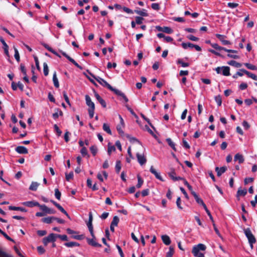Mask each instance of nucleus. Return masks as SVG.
<instances>
[{
  "instance_id": "f257e3e1",
  "label": "nucleus",
  "mask_w": 257,
  "mask_h": 257,
  "mask_svg": "<svg viewBox=\"0 0 257 257\" xmlns=\"http://www.w3.org/2000/svg\"><path fill=\"white\" fill-rule=\"evenodd\" d=\"M206 248V247L204 244L199 243L193 247L192 252L195 257H205L204 254L203 253L199 252V251L205 250Z\"/></svg>"
},
{
  "instance_id": "f03ea898",
  "label": "nucleus",
  "mask_w": 257,
  "mask_h": 257,
  "mask_svg": "<svg viewBox=\"0 0 257 257\" xmlns=\"http://www.w3.org/2000/svg\"><path fill=\"white\" fill-rule=\"evenodd\" d=\"M86 104L89 107L88 112L90 118H92L94 116L95 105L93 102L92 101L90 97L88 95H85V96Z\"/></svg>"
},
{
  "instance_id": "7ed1b4c3",
  "label": "nucleus",
  "mask_w": 257,
  "mask_h": 257,
  "mask_svg": "<svg viewBox=\"0 0 257 257\" xmlns=\"http://www.w3.org/2000/svg\"><path fill=\"white\" fill-rule=\"evenodd\" d=\"M244 233L247 237L249 245L251 248L253 247V244L256 242V239L249 228L244 229Z\"/></svg>"
},
{
  "instance_id": "20e7f679",
  "label": "nucleus",
  "mask_w": 257,
  "mask_h": 257,
  "mask_svg": "<svg viewBox=\"0 0 257 257\" xmlns=\"http://www.w3.org/2000/svg\"><path fill=\"white\" fill-rule=\"evenodd\" d=\"M57 238V234L50 233L48 236L45 237L43 239V243L45 245H47L49 242H54Z\"/></svg>"
},
{
  "instance_id": "39448f33",
  "label": "nucleus",
  "mask_w": 257,
  "mask_h": 257,
  "mask_svg": "<svg viewBox=\"0 0 257 257\" xmlns=\"http://www.w3.org/2000/svg\"><path fill=\"white\" fill-rule=\"evenodd\" d=\"M92 220H93L92 214L91 212H90L89 213V219H88V221L87 223V225L89 231L91 236L94 238V234L93 233V226H92Z\"/></svg>"
},
{
  "instance_id": "423d86ee",
  "label": "nucleus",
  "mask_w": 257,
  "mask_h": 257,
  "mask_svg": "<svg viewBox=\"0 0 257 257\" xmlns=\"http://www.w3.org/2000/svg\"><path fill=\"white\" fill-rule=\"evenodd\" d=\"M96 81L100 84L101 85H102L104 87H106L109 90L113 91L114 90V88L112 87L108 83H107L104 79L100 78L98 77V78H95Z\"/></svg>"
},
{
  "instance_id": "0eeeda50",
  "label": "nucleus",
  "mask_w": 257,
  "mask_h": 257,
  "mask_svg": "<svg viewBox=\"0 0 257 257\" xmlns=\"http://www.w3.org/2000/svg\"><path fill=\"white\" fill-rule=\"evenodd\" d=\"M156 29L160 32H162L167 34H172L173 33L172 29L169 27H162L160 26H157Z\"/></svg>"
},
{
  "instance_id": "6e6552de",
  "label": "nucleus",
  "mask_w": 257,
  "mask_h": 257,
  "mask_svg": "<svg viewBox=\"0 0 257 257\" xmlns=\"http://www.w3.org/2000/svg\"><path fill=\"white\" fill-rule=\"evenodd\" d=\"M136 157L137 158V160L139 163L142 166L146 164L147 162V159L144 154H140V153H137L136 154Z\"/></svg>"
},
{
  "instance_id": "1a4fd4ad",
  "label": "nucleus",
  "mask_w": 257,
  "mask_h": 257,
  "mask_svg": "<svg viewBox=\"0 0 257 257\" xmlns=\"http://www.w3.org/2000/svg\"><path fill=\"white\" fill-rule=\"evenodd\" d=\"M61 54L66 57L70 62L72 63L77 68L82 69V67L72 58H71L69 56H68L65 52H63L62 51H60Z\"/></svg>"
},
{
  "instance_id": "9d476101",
  "label": "nucleus",
  "mask_w": 257,
  "mask_h": 257,
  "mask_svg": "<svg viewBox=\"0 0 257 257\" xmlns=\"http://www.w3.org/2000/svg\"><path fill=\"white\" fill-rule=\"evenodd\" d=\"M61 54L66 57L70 62L72 63L77 68L82 69V67L72 58H71L69 56H68L65 52H63L62 51H60Z\"/></svg>"
},
{
  "instance_id": "9b49d317",
  "label": "nucleus",
  "mask_w": 257,
  "mask_h": 257,
  "mask_svg": "<svg viewBox=\"0 0 257 257\" xmlns=\"http://www.w3.org/2000/svg\"><path fill=\"white\" fill-rule=\"evenodd\" d=\"M113 92L117 95L120 96L122 98V99H123V100L125 102V104H127V103L128 101V99L127 98V97L126 96L124 93L122 92L121 91L116 88L114 89Z\"/></svg>"
},
{
  "instance_id": "f8f14e48",
  "label": "nucleus",
  "mask_w": 257,
  "mask_h": 257,
  "mask_svg": "<svg viewBox=\"0 0 257 257\" xmlns=\"http://www.w3.org/2000/svg\"><path fill=\"white\" fill-rule=\"evenodd\" d=\"M215 36L222 42L223 45H227L230 44V42L229 41L225 40V36L219 34H216Z\"/></svg>"
},
{
  "instance_id": "ddd939ff",
  "label": "nucleus",
  "mask_w": 257,
  "mask_h": 257,
  "mask_svg": "<svg viewBox=\"0 0 257 257\" xmlns=\"http://www.w3.org/2000/svg\"><path fill=\"white\" fill-rule=\"evenodd\" d=\"M150 172L154 174L155 175V176L156 177V178L157 179H158V180L161 181H164V180L162 178V177H161L160 174L159 173H158L155 169L153 167V166H151V168H150Z\"/></svg>"
},
{
  "instance_id": "4468645a",
  "label": "nucleus",
  "mask_w": 257,
  "mask_h": 257,
  "mask_svg": "<svg viewBox=\"0 0 257 257\" xmlns=\"http://www.w3.org/2000/svg\"><path fill=\"white\" fill-rule=\"evenodd\" d=\"M22 204L29 207H33L34 206L38 207V206H39V202L35 201L24 202L22 203Z\"/></svg>"
},
{
  "instance_id": "2eb2a0df",
  "label": "nucleus",
  "mask_w": 257,
  "mask_h": 257,
  "mask_svg": "<svg viewBox=\"0 0 257 257\" xmlns=\"http://www.w3.org/2000/svg\"><path fill=\"white\" fill-rule=\"evenodd\" d=\"M247 194V190L246 189H241L239 188L236 193V198L238 200H240V196H244Z\"/></svg>"
},
{
  "instance_id": "dca6fc26",
  "label": "nucleus",
  "mask_w": 257,
  "mask_h": 257,
  "mask_svg": "<svg viewBox=\"0 0 257 257\" xmlns=\"http://www.w3.org/2000/svg\"><path fill=\"white\" fill-rule=\"evenodd\" d=\"M15 150L20 154H26L28 153L27 149L24 146H18L16 148Z\"/></svg>"
},
{
  "instance_id": "f3484780",
  "label": "nucleus",
  "mask_w": 257,
  "mask_h": 257,
  "mask_svg": "<svg viewBox=\"0 0 257 257\" xmlns=\"http://www.w3.org/2000/svg\"><path fill=\"white\" fill-rule=\"evenodd\" d=\"M226 170L227 168L225 166H223L220 168L216 167L215 168V171L217 172V175L219 177L223 174L226 171Z\"/></svg>"
},
{
  "instance_id": "a211bd4d",
  "label": "nucleus",
  "mask_w": 257,
  "mask_h": 257,
  "mask_svg": "<svg viewBox=\"0 0 257 257\" xmlns=\"http://www.w3.org/2000/svg\"><path fill=\"white\" fill-rule=\"evenodd\" d=\"M240 71L243 72L246 75H247L248 76V77L252 78V79H253L254 80H257V76L255 75V74L251 73L250 72H249L245 69H240Z\"/></svg>"
},
{
  "instance_id": "6ab92c4d",
  "label": "nucleus",
  "mask_w": 257,
  "mask_h": 257,
  "mask_svg": "<svg viewBox=\"0 0 257 257\" xmlns=\"http://www.w3.org/2000/svg\"><path fill=\"white\" fill-rule=\"evenodd\" d=\"M95 96L96 99L99 101L103 107H106V104L105 101L100 96V95L96 92H95Z\"/></svg>"
},
{
  "instance_id": "aec40b11",
  "label": "nucleus",
  "mask_w": 257,
  "mask_h": 257,
  "mask_svg": "<svg viewBox=\"0 0 257 257\" xmlns=\"http://www.w3.org/2000/svg\"><path fill=\"white\" fill-rule=\"evenodd\" d=\"M221 73L223 75L227 76L230 75V68L228 66H222L221 67Z\"/></svg>"
},
{
  "instance_id": "412c9836",
  "label": "nucleus",
  "mask_w": 257,
  "mask_h": 257,
  "mask_svg": "<svg viewBox=\"0 0 257 257\" xmlns=\"http://www.w3.org/2000/svg\"><path fill=\"white\" fill-rule=\"evenodd\" d=\"M234 160L235 161H238L239 164L242 163L244 161L243 156L239 153L235 155Z\"/></svg>"
},
{
  "instance_id": "4be33fe9",
  "label": "nucleus",
  "mask_w": 257,
  "mask_h": 257,
  "mask_svg": "<svg viewBox=\"0 0 257 257\" xmlns=\"http://www.w3.org/2000/svg\"><path fill=\"white\" fill-rule=\"evenodd\" d=\"M161 238H162L163 243L165 244L168 245L171 243V239L168 235H163L161 236Z\"/></svg>"
},
{
  "instance_id": "5701e85b",
  "label": "nucleus",
  "mask_w": 257,
  "mask_h": 257,
  "mask_svg": "<svg viewBox=\"0 0 257 257\" xmlns=\"http://www.w3.org/2000/svg\"><path fill=\"white\" fill-rule=\"evenodd\" d=\"M134 12L141 16L142 17H147L148 16V14L147 13V10L145 9H143L142 10H136L134 11Z\"/></svg>"
},
{
  "instance_id": "b1692460",
  "label": "nucleus",
  "mask_w": 257,
  "mask_h": 257,
  "mask_svg": "<svg viewBox=\"0 0 257 257\" xmlns=\"http://www.w3.org/2000/svg\"><path fill=\"white\" fill-rule=\"evenodd\" d=\"M9 209L10 210H19L24 212L27 211V210L25 208L21 207H16L13 206H9Z\"/></svg>"
},
{
  "instance_id": "393cba45",
  "label": "nucleus",
  "mask_w": 257,
  "mask_h": 257,
  "mask_svg": "<svg viewBox=\"0 0 257 257\" xmlns=\"http://www.w3.org/2000/svg\"><path fill=\"white\" fill-rule=\"evenodd\" d=\"M87 242L89 244L95 246V247H100L101 246V244H99L93 238L92 239H87Z\"/></svg>"
},
{
  "instance_id": "a878e982",
  "label": "nucleus",
  "mask_w": 257,
  "mask_h": 257,
  "mask_svg": "<svg viewBox=\"0 0 257 257\" xmlns=\"http://www.w3.org/2000/svg\"><path fill=\"white\" fill-rule=\"evenodd\" d=\"M194 45L195 44H193L189 43V42H188V43L183 42L181 44L182 47L184 49H187L188 48L192 49L194 48Z\"/></svg>"
},
{
  "instance_id": "bb28decb",
  "label": "nucleus",
  "mask_w": 257,
  "mask_h": 257,
  "mask_svg": "<svg viewBox=\"0 0 257 257\" xmlns=\"http://www.w3.org/2000/svg\"><path fill=\"white\" fill-rule=\"evenodd\" d=\"M53 81L54 85L55 87L56 88H58L59 87V83L58 78L57 77L56 72H55L54 73L53 75Z\"/></svg>"
},
{
  "instance_id": "cd10ccee",
  "label": "nucleus",
  "mask_w": 257,
  "mask_h": 257,
  "mask_svg": "<svg viewBox=\"0 0 257 257\" xmlns=\"http://www.w3.org/2000/svg\"><path fill=\"white\" fill-rule=\"evenodd\" d=\"M55 110L56 112L53 114V117L54 119H56L59 116H62L63 115V112L58 108L56 109Z\"/></svg>"
},
{
  "instance_id": "c85d7f7f",
  "label": "nucleus",
  "mask_w": 257,
  "mask_h": 257,
  "mask_svg": "<svg viewBox=\"0 0 257 257\" xmlns=\"http://www.w3.org/2000/svg\"><path fill=\"white\" fill-rule=\"evenodd\" d=\"M102 175L104 176L105 179H107V173L105 172V171H103L102 172V174H101V173H98L97 175V177L98 178V179L99 180H100L101 182H103V177H102Z\"/></svg>"
},
{
  "instance_id": "c756f323",
  "label": "nucleus",
  "mask_w": 257,
  "mask_h": 257,
  "mask_svg": "<svg viewBox=\"0 0 257 257\" xmlns=\"http://www.w3.org/2000/svg\"><path fill=\"white\" fill-rule=\"evenodd\" d=\"M39 185V184L38 183L36 182H32L29 187V189L32 191H36Z\"/></svg>"
},
{
  "instance_id": "7c9ffc66",
  "label": "nucleus",
  "mask_w": 257,
  "mask_h": 257,
  "mask_svg": "<svg viewBox=\"0 0 257 257\" xmlns=\"http://www.w3.org/2000/svg\"><path fill=\"white\" fill-rule=\"evenodd\" d=\"M54 216L47 217L42 218V221L44 223L50 224L52 222L53 220H54Z\"/></svg>"
},
{
  "instance_id": "2f4dec72",
  "label": "nucleus",
  "mask_w": 257,
  "mask_h": 257,
  "mask_svg": "<svg viewBox=\"0 0 257 257\" xmlns=\"http://www.w3.org/2000/svg\"><path fill=\"white\" fill-rule=\"evenodd\" d=\"M127 138L128 139L130 142L131 143H138L140 145H142V143L136 138L132 137L129 135H126Z\"/></svg>"
},
{
  "instance_id": "473e14b6",
  "label": "nucleus",
  "mask_w": 257,
  "mask_h": 257,
  "mask_svg": "<svg viewBox=\"0 0 257 257\" xmlns=\"http://www.w3.org/2000/svg\"><path fill=\"white\" fill-rule=\"evenodd\" d=\"M64 245L68 247H72L74 246H78L79 244L77 242H68L64 243Z\"/></svg>"
},
{
  "instance_id": "72a5a7b5",
  "label": "nucleus",
  "mask_w": 257,
  "mask_h": 257,
  "mask_svg": "<svg viewBox=\"0 0 257 257\" xmlns=\"http://www.w3.org/2000/svg\"><path fill=\"white\" fill-rule=\"evenodd\" d=\"M166 142L168 143L169 146H170L174 151H176L175 144L170 138H167L166 139Z\"/></svg>"
},
{
  "instance_id": "f704fd0d",
  "label": "nucleus",
  "mask_w": 257,
  "mask_h": 257,
  "mask_svg": "<svg viewBox=\"0 0 257 257\" xmlns=\"http://www.w3.org/2000/svg\"><path fill=\"white\" fill-rule=\"evenodd\" d=\"M227 64L231 65L234 66L236 68H238L241 66V64L234 60H231L227 62Z\"/></svg>"
},
{
  "instance_id": "c9c22d12",
  "label": "nucleus",
  "mask_w": 257,
  "mask_h": 257,
  "mask_svg": "<svg viewBox=\"0 0 257 257\" xmlns=\"http://www.w3.org/2000/svg\"><path fill=\"white\" fill-rule=\"evenodd\" d=\"M38 207L42 211H43V213H45V215L48 214L49 208L46 205H41L39 204V206H38Z\"/></svg>"
},
{
  "instance_id": "e433bc0d",
  "label": "nucleus",
  "mask_w": 257,
  "mask_h": 257,
  "mask_svg": "<svg viewBox=\"0 0 257 257\" xmlns=\"http://www.w3.org/2000/svg\"><path fill=\"white\" fill-rule=\"evenodd\" d=\"M115 151V148L114 146L111 145V144L109 143L108 144V149H107V153L109 156L111 155V153L112 152H114Z\"/></svg>"
},
{
  "instance_id": "4c0bfd02",
  "label": "nucleus",
  "mask_w": 257,
  "mask_h": 257,
  "mask_svg": "<svg viewBox=\"0 0 257 257\" xmlns=\"http://www.w3.org/2000/svg\"><path fill=\"white\" fill-rule=\"evenodd\" d=\"M244 65L248 69H250L251 70H257V67L255 65L251 64L245 63L244 64Z\"/></svg>"
},
{
  "instance_id": "58836bf2",
  "label": "nucleus",
  "mask_w": 257,
  "mask_h": 257,
  "mask_svg": "<svg viewBox=\"0 0 257 257\" xmlns=\"http://www.w3.org/2000/svg\"><path fill=\"white\" fill-rule=\"evenodd\" d=\"M103 130L109 135H111V131L110 129L109 125L107 123H103Z\"/></svg>"
},
{
  "instance_id": "ea45409f",
  "label": "nucleus",
  "mask_w": 257,
  "mask_h": 257,
  "mask_svg": "<svg viewBox=\"0 0 257 257\" xmlns=\"http://www.w3.org/2000/svg\"><path fill=\"white\" fill-rule=\"evenodd\" d=\"M177 63L178 64H180L183 67H187L189 66V64L187 62H184L183 60L181 59H178L177 61Z\"/></svg>"
},
{
  "instance_id": "a19ab883",
  "label": "nucleus",
  "mask_w": 257,
  "mask_h": 257,
  "mask_svg": "<svg viewBox=\"0 0 257 257\" xmlns=\"http://www.w3.org/2000/svg\"><path fill=\"white\" fill-rule=\"evenodd\" d=\"M119 221V219L118 217L117 216H115L113 217V219L111 222V224L116 226H117Z\"/></svg>"
},
{
  "instance_id": "79ce46f5",
  "label": "nucleus",
  "mask_w": 257,
  "mask_h": 257,
  "mask_svg": "<svg viewBox=\"0 0 257 257\" xmlns=\"http://www.w3.org/2000/svg\"><path fill=\"white\" fill-rule=\"evenodd\" d=\"M121 162L120 161H117L115 166V171L117 173H119L121 169Z\"/></svg>"
},
{
  "instance_id": "37998d69",
  "label": "nucleus",
  "mask_w": 257,
  "mask_h": 257,
  "mask_svg": "<svg viewBox=\"0 0 257 257\" xmlns=\"http://www.w3.org/2000/svg\"><path fill=\"white\" fill-rule=\"evenodd\" d=\"M43 72L45 76H47L49 73V68L47 64L45 62L43 63Z\"/></svg>"
},
{
  "instance_id": "c03bdc74",
  "label": "nucleus",
  "mask_w": 257,
  "mask_h": 257,
  "mask_svg": "<svg viewBox=\"0 0 257 257\" xmlns=\"http://www.w3.org/2000/svg\"><path fill=\"white\" fill-rule=\"evenodd\" d=\"M137 178H138V184H137L136 187L138 188H140L142 186L144 181L140 176H138Z\"/></svg>"
},
{
  "instance_id": "a18cd8bd",
  "label": "nucleus",
  "mask_w": 257,
  "mask_h": 257,
  "mask_svg": "<svg viewBox=\"0 0 257 257\" xmlns=\"http://www.w3.org/2000/svg\"><path fill=\"white\" fill-rule=\"evenodd\" d=\"M14 51H15L14 57H15L16 60L18 62H19L20 60V57L19 51H18V49L15 47H14Z\"/></svg>"
},
{
  "instance_id": "49530a36",
  "label": "nucleus",
  "mask_w": 257,
  "mask_h": 257,
  "mask_svg": "<svg viewBox=\"0 0 257 257\" xmlns=\"http://www.w3.org/2000/svg\"><path fill=\"white\" fill-rule=\"evenodd\" d=\"M61 212L64 213L65 215H66L67 217H69L68 214L67 212L65 210V209L59 204L57 205L56 207Z\"/></svg>"
},
{
  "instance_id": "de8ad7c7",
  "label": "nucleus",
  "mask_w": 257,
  "mask_h": 257,
  "mask_svg": "<svg viewBox=\"0 0 257 257\" xmlns=\"http://www.w3.org/2000/svg\"><path fill=\"white\" fill-rule=\"evenodd\" d=\"M215 100L217 103L218 106H221L222 104V99L220 95H218L215 97Z\"/></svg>"
},
{
  "instance_id": "09e8293b",
  "label": "nucleus",
  "mask_w": 257,
  "mask_h": 257,
  "mask_svg": "<svg viewBox=\"0 0 257 257\" xmlns=\"http://www.w3.org/2000/svg\"><path fill=\"white\" fill-rule=\"evenodd\" d=\"M174 253V248L172 246L169 247V250L167 252L166 256L167 257H172Z\"/></svg>"
},
{
  "instance_id": "8fccbe9b",
  "label": "nucleus",
  "mask_w": 257,
  "mask_h": 257,
  "mask_svg": "<svg viewBox=\"0 0 257 257\" xmlns=\"http://www.w3.org/2000/svg\"><path fill=\"white\" fill-rule=\"evenodd\" d=\"M61 193L57 188L55 189V196L58 200H60Z\"/></svg>"
},
{
  "instance_id": "3c124183",
  "label": "nucleus",
  "mask_w": 257,
  "mask_h": 257,
  "mask_svg": "<svg viewBox=\"0 0 257 257\" xmlns=\"http://www.w3.org/2000/svg\"><path fill=\"white\" fill-rule=\"evenodd\" d=\"M211 46L217 50H222L223 47L219 46L217 43H211Z\"/></svg>"
},
{
  "instance_id": "603ef678",
  "label": "nucleus",
  "mask_w": 257,
  "mask_h": 257,
  "mask_svg": "<svg viewBox=\"0 0 257 257\" xmlns=\"http://www.w3.org/2000/svg\"><path fill=\"white\" fill-rule=\"evenodd\" d=\"M144 18L142 17H136V23L138 25H140L143 23Z\"/></svg>"
},
{
  "instance_id": "864d4df0",
  "label": "nucleus",
  "mask_w": 257,
  "mask_h": 257,
  "mask_svg": "<svg viewBox=\"0 0 257 257\" xmlns=\"http://www.w3.org/2000/svg\"><path fill=\"white\" fill-rule=\"evenodd\" d=\"M90 150L91 153L92 154L93 156H94L96 155V154L97 153V151L96 147L94 146H91L90 148Z\"/></svg>"
},
{
  "instance_id": "5fc2aeb1",
  "label": "nucleus",
  "mask_w": 257,
  "mask_h": 257,
  "mask_svg": "<svg viewBox=\"0 0 257 257\" xmlns=\"http://www.w3.org/2000/svg\"><path fill=\"white\" fill-rule=\"evenodd\" d=\"M73 177V172H70L69 174H66V179L67 181H69Z\"/></svg>"
},
{
  "instance_id": "6e6d98bb",
  "label": "nucleus",
  "mask_w": 257,
  "mask_h": 257,
  "mask_svg": "<svg viewBox=\"0 0 257 257\" xmlns=\"http://www.w3.org/2000/svg\"><path fill=\"white\" fill-rule=\"evenodd\" d=\"M54 128L55 131L57 133L58 136H61V135L62 134V131L59 129V128L58 126V125L57 124H54Z\"/></svg>"
},
{
  "instance_id": "4d7b16f0",
  "label": "nucleus",
  "mask_w": 257,
  "mask_h": 257,
  "mask_svg": "<svg viewBox=\"0 0 257 257\" xmlns=\"http://www.w3.org/2000/svg\"><path fill=\"white\" fill-rule=\"evenodd\" d=\"M57 237L60 238L62 240H63V241H67L68 240L67 236L65 234H64V235L57 234Z\"/></svg>"
},
{
  "instance_id": "13d9d810",
  "label": "nucleus",
  "mask_w": 257,
  "mask_h": 257,
  "mask_svg": "<svg viewBox=\"0 0 257 257\" xmlns=\"http://www.w3.org/2000/svg\"><path fill=\"white\" fill-rule=\"evenodd\" d=\"M187 38L193 41H198L199 38L192 35L187 36Z\"/></svg>"
},
{
  "instance_id": "bf43d9fd",
  "label": "nucleus",
  "mask_w": 257,
  "mask_h": 257,
  "mask_svg": "<svg viewBox=\"0 0 257 257\" xmlns=\"http://www.w3.org/2000/svg\"><path fill=\"white\" fill-rule=\"evenodd\" d=\"M152 8L154 10H159L160 9V6L158 3H153L151 5Z\"/></svg>"
},
{
  "instance_id": "052dcab7",
  "label": "nucleus",
  "mask_w": 257,
  "mask_h": 257,
  "mask_svg": "<svg viewBox=\"0 0 257 257\" xmlns=\"http://www.w3.org/2000/svg\"><path fill=\"white\" fill-rule=\"evenodd\" d=\"M20 70L24 75H26V74H27L26 69L25 68V65L23 64H21Z\"/></svg>"
},
{
  "instance_id": "680f3d73",
  "label": "nucleus",
  "mask_w": 257,
  "mask_h": 257,
  "mask_svg": "<svg viewBox=\"0 0 257 257\" xmlns=\"http://www.w3.org/2000/svg\"><path fill=\"white\" fill-rule=\"evenodd\" d=\"M238 6V4L237 3H228L227 4V6L231 9L235 8L237 7Z\"/></svg>"
},
{
  "instance_id": "e2e57ef3",
  "label": "nucleus",
  "mask_w": 257,
  "mask_h": 257,
  "mask_svg": "<svg viewBox=\"0 0 257 257\" xmlns=\"http://www.w3.org/2000/svg\"><path fill=\"white\" fill-rule=\"evenodd\" d=\"M253 181V178H251V177L246 178H245V179L244 180V183L245 185H246L249 183L252 182Z\"/></svg>"
},
{
  "instance_id": "0e129e2a",
  "label": "nucleus",
  "mask_w": 257,
  "mask_h": 257,
  "mask_svg": "<svg viewBox=\"0 0 257 257\" xmlns=\"http://www.w3.org/2000/svg\"><path fill=\"white\" fill-rule=\"evenodd\" d=\"M80 153L83 156H85L87 155V151L85 147H82L80 150Z\"/></svg>"
},
{
  "instance_id": "69168bd1",
  "label": "nucleus",
  "mask_w": 257,
  "mask_h": 257,
  "mask_svg": "<svg viewBox=\"0 0 257 257\" xmlns=\"http://www.w3.org/2000/svg\"><path fill=\"white\" fill-rule=\"evenodd\" d=\"M242 126L244 128L245 130H248L250 127V125L249 123L245 120H244L242 123Z\"/></svg>"
},
{
  "instance_id": "338daca9",
  "label": "nucleus",
  "mask_w": 257,
  "mask_h": 257,
  "mask_svg": "<svg viewBox=\"0 0 257 257\" xmlns=\"http://www.w3.org/2000/svg\"><path fill=\"white\" fill-rule=\"evenodd\" d=\"M122 9L124 12H126L127 14H132L134 13V12L131 9L128 8L127 7H124L122 8Z\"/></svg>"
},
{
  "instance_id": "774afa93",
  "label": "nucleus",
  "mask_w": 257,
  "mask_h": 257,
  "mask_svg": "<svg viewBox=\"0 0 257 257\" xmlns=\"http://www.w3.org/2000/svg\"><path fill=\"white\" fill-rule=\"evenodd\" d=\"M247 87V84L245 83H242L239 86V89L242 90L245 89Z\"/></svg>"
}]
</instances>
